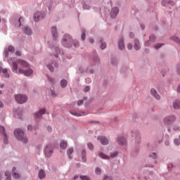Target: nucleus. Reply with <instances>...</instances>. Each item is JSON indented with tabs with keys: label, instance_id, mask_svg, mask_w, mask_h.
I'll use <instances>...</instances> for the list:
<instances>
[{
	"label": "nucleus",
	"instance_id": "obj_20",
	"mask_svg": "<svg viewBox=\"0 0 180 180\" xmlns=\"http://www.w3.org/2000/svg\"><path fill=\"white\" fill-rule=\"evenodd\" d=\"M150 94L152 96H153V98H155V99H157V101H160V99H161V96L158 94V92L157 90H155V89H150Z\"/></svg>",
	"mask_w": 180,
	"mask_h": 180
},
{
	"label": "nucleus",
	"instance_id": "obj_14",
	"mask_svg": "<svg viewBox=\"0 0 180 180\" xmlns=\"http://www.w3.org/2000/svg\"><path fill=\"white\" fill-rule=\"evenodd\" d=\"M49 48L50 49H54L55 57H56V58H58L59 54H64V52L63 51H61L58 46H55L54 47V45L50 44Z\"/></svg>",
	"mask_w": 180,
	"mask_h": 180
},
{
	"label": "nucleus",
	"instance_id": "obj_46",
	"mask_svg": "<svg viewBox=\"0 0 180 180\" xmlns=\"http://www.w3.org/2000/svg\"><path fill=\"white\" fill-rule=\"evenodd\" d=\"M79 178L81 180H91L88 176L86 175H80Z\"/></svg>",
	"mask_w": 180,
	"mask_h": 180
},
{
	"label": "nucleus",
	"instance_id": "obj_54",
	"mask_svg": "<svg viewBox=\"0 0 180 180\" xmlns=\"http://www.w3.org/2000/svg\"><path fill=\"white\" fill-rule=\"evenodd\" d=\"M173 130H174V131H180V127L178 126H174Z\"/></svg>",
	"mask_w": 180,
	"mask_h": 180
},
{
	"label": "nucleus",
	"instance_id": "obj_33",
	"mask_svg": "<svg viewBox=\"0 0 180 180\" xmlns=\"http://www.w3.org/2000/svg\"><path fill=\"white\" fill-rule=\"evenodd\" d=\"M171 40H172L173 41H174V43H176L177 44H179V46H180V38L176 37V36H173L170 37Z\"/></svg>",
	"mask_w": 180,
	"mask_h": 180
},
{
	"label": "nucleus",
	"instance_id": "obj_3",
	"mask_svg": "<svg viewBox=\"0 0 180 180\" xmlns=\"http://www.w3.org/2000/svg\"><path fill=\"white\" fill-rule=\"evenodd\" d=\"M14 136L18 141H22L24 144L27 143L29 139L27 136L25 134V131L21 129L17 128L14 130Z\"/></svg>",
	"mask_w": 180,
	"mask_h": 180
},
{
	"label": "nucleus",
	"instance_id": "obj_13",
	"mask_svg": "<svg viewBox=\"0 0 180 180\" xmlns=\"http://www.w3.org/2000/svg\"><path fill=\"white\" fill-rule=\"evenodd\" d=\"M131 137H135L136 143L140 144L141 143V134L139 131H132Z\"/></svg>",
	"mask_w": 180,
	"mask_h": 180
},
{
	"label": "nucleus",
	"instance_id": "obj_48",
	"mask_svg": "<svg viewBox=\"0 0 180 180\" xmlns=\"http://www.w3.org/2000/svg\"><path fill=\"white\" fill-rule=\"evenodd\" d=\"M0 133H1V134H6V132L5 131V127L0 126Z\"/></svg>",
	"mask_w": 180,
	"mask_h": 180
},
{
	"label": "nucleus",
	"instance_id": "obj_1",
	"mask_svg": "<svg viewBox=\"0 0 180 180\" xmlns=\"http://www.w3.org/2000/svg\"><path fill=\"white\" fill-rule=\"evenodd\" d=\"M8 64H11V70L15 74H23L25 77H30L33 74V69L28 68V70H23L22 68L18 69V63L13 58L8 59Z\"/></svg>",
	"mask_w": 180,
	"mask_h": 180
},
{
	"label": "nucleus",
	"instance_id": "obj_40",
	"mask_svg": "<svg viewBox=\"0 0 180 180\" xmlns=\"http://www.w3.org/2000/svg\"><path fill=\"white\" fill-rule=\"evenodd\" d=\"M1 72H2L4 78H9V73H8V69L7 68L3 69Z\"/></svg>",
	"mask_w": 180,
	"mask_h": 180
},
{
	"label": "nucleus",
	"instance_id": "obj_31",
	"mask_svg": "<svg viewBox=\"0 0 180 180\" xmlns=\"http://www.w3.org/2000/svg\"><path fill=\"white\" fill-rule=\"evenodd\" d=\"M77 72V74H84V72H88V69L84 68L82 66H79Z\"/></svg>",
	"mask_w": 180,
	"mask_h": 180
},
{
	"label": "nucleus",
	"instance_id": "obj_18",
	"mask_svg": "<svg viewBox=\"0 0 180 180\" xmlns=\"http://www.w3.org/2000/svg\"><path fill=\"white\" fill-rule=\"evenodd\" d=\"M70 113L72 115V116H76L77 117H80V116H86V112L84 111L77 112L75 110H70Z\"/></svg>",
	"mask_w": 180,
	"mask_h": 180
},
{
	"label": "nucleus",
	"instance_id": "obj_58",
	"mask_svg": "<svg viewBox=\"0 0 180 180\" xmlns=\"http://www.w3.org/2000/svg\"><path fill=\"white\" fill-rule=\"evenodd\" d=\"M84 92H89V91H91V87H89V86H86L85 88H84Z\"/></svg>",
	"mask_w": 180,
	"mask_h": 180
},
{
	"label": "nucleus",
	"instance_id": "obj_2",
	"mask_svg": "<svg viewBox=\"0 0 180 180\" xmlns=\"http://www.w3.org/2000/svg\"><path fill=\"white\" fill-rule=\"evenodd\" d=\"M61 44L63 47L66 49H71V47H75L77 49L79 47V41L77 39H73L72 36L70 34H65L61 39Z\"/></svg>",
	"mask_w": 180,
	"mask_h": 180
},
{
	"label": "nucleus",
	"instance_id": "obj_53",
	"mask_svg": "<svg viewBox=\"0 0 180 180\" xmlns=\"http://www.w3.org/2000/svg\"><path fill=\"white\" fill-rule=\"evenodd\" d=\"M46 77H47L49 82H51V84H54V79L53 78L50 77V76H49V75H46Z\"/></svg>",
	"mask_w": 180,
	"mask_h": 180
},
{
	"label": "nucleus",
	"instance_id": "obj_25",
	"mask_svg": "<svg viewBox=\"0 0 180 180\" xmlns=\"http://www.w3.org/2000/svg\"><path fill=\"white\" fill-rule=\"evenodd\" d=\"M14 117H17L18 119H20L22 117V110L18 109L13 111Z\"/></svg>",
	"mask_w": 180,
	"mask_h": 180
},
{
	"label": "nucleus",
	"instance_id": "obj_19",
	"mask_svg": "<svg viewBox=\"0 0 180 180\" xmlns=\"http://www.w3.org/2000/svg\"><path fill=\"white\" fill-rule=\"evenodd\" d=\"M8 51L12 53H15V47H13V46H8V49H6L4 50V56L6 58H8V57H9Z\"/></svg>",
	"mask_w": 180,
	"mask_h": 180
},
{
	"label": "nucleus",
	"instance_id": "obj_34",
	"mask_svg": "<svg viewBox=\"0 0 180 180\" xmlns=\"http://www.w3.org/2000/svg\"><path fill=\"white\" fill-rule=\"evenodd\" d=\"M86 30H85V29H82V34H81V40H82V41H85V39L86 37Z\"/></svg>",
	"mask_w": 180,
	"mask_h": 180
},
{
	"label": "nucleus",
	"instance_id": "obj_30",
	"mask_svg": "<svg viewBox=\"0 0 180 180\" xmlns=\"http://www.w3.org/2000/svg\"><path fill=\"white\" fill-rule=\"evenodd\" d=\"M93 61L95 63V64H99V63H101V59L99 57H98V55L95 51L94 52Z\"/></svg>",
	"mask_w": 180,
	"mask_h": 180
},
{
	"label": "nucleus",
	"instance_id": "obj_27",
	"mask_svg": "<svg viewBox=\"0 0 180 180\" xmlns=\"http://www.w3.org/2000/svg\"><path fill=\"white\" fill-rule=\"evenodd\" d=\"M134 49L135 50H136V51H139V50L141 49V46L140 45V41L137 39H134Z\"/></svg>",
	"mask_w": 180,
	"mask_h": 180
},
{
	"label": "nucleus",
	"instance_id": "obj_42",
	"mask_svg": "<svg viewBox=\"0 0 180 180\" xmlns=\"http://www.w3.org/2000/svg\"><path fill=\"white\" fill-rule=\"evenodd\" d=\"M111 64L113 65V67L117 66V59L116 58H111Z\"/></svg>",
	"mask_w": 180,
	"mask_h": 180
},
{
	"label": "nucleus",
	"instance_id": "obj_11",
	"mask_svg": "<svg viewBox=\"0 0 180 180\" xmlns=\"http://www.w3.org/2000/svg\"><path fill=\"white\" fill-rule=\"evenodd\" d=\"M46 18V13L40 11H37L34 14V22H39V20H41V19H44Z\"/></svg>",
	"mask_w": 180,
	"mask_h": 180
},
{
	"label": "nucleus",
	"instance_id": "obj_15",
	"mask_svg": "<svg viewBox=\"0 0 180 180\" xmlns=\"http://www.w3.org/2000/svg\"><path fill=\"white\" fill-rule=\"evenodd\" d=\"M97 140L100 141L102 146H108V144H109V139L106 136H98Z\"/></svg>",
	"mask_w": 180,
	"mask_h": 180
},
{
	"label": "nucleus",
	"instance_id": "obj_55",
	"mask_svg": "<svg viewBox=\"0 0 180 180\" xmlns=\"http://www.w3.org/2000/svg\"><path fill=\"white\" fill-rule=\"evenodd\" d=\"M174 144H175L176 146H179V144H180V141H179V139H175L174 141Z\"/></svg>",
	"mask_w": 180,
	"mask_h": 180
},
{
	"label": "nucleus",
	"instance_id": "obj_24",
	"mask_svg": "<svg viewBox=\"0 0 180 180\" xmlns=\"http://www.w3.org/2000/svg\"><path fill=\"white\" fill-rule=\"evenodd\" d=\"M156 40V38H155V36L154 34H151L150 37H149V40L148 41H146L145 42V45L146 46H150V44L151 43H154V41H155Z\"/></svg>",
	"mask_w": 180,
	"mask_h": 180
},
{
	"label": "nucleus",
	"instance_id": "obj_61",
	"mask_svg": "<svg viewBox=\"0 0 180 180\" xmlns=\"http://www.w3.org/2000/svg\"><path fill=\"white\" fill-rule=\"evenodd\" d=\"M103 180H112V177L108 176H105L103 177Z\"/></svg>",
	"mask_w": 180,
	"mask_h": 180
},
{
	"label": "nucleus",
	"instance_id": "obj_44",
	"mask_svg": "<svg viewBox=\"0 0 180 180\" xmlns=\"http://www.w3.org/2000/svg\"><path fill=\"white\" fill-rule=\"evenodd\" d=\"M27 130H29V131H33V130L36 131L37 130V127L36 126H32V125H28L27 126Z\"/></svg>",
	"mask_w": 180,
	"mask_h": 180
},
{
	"label": "nucleus",
	"instance_id": "obj_16",
	"mask_svg": "<svg viewBox=\"0 0 180 180\" xmlns=\"http://www.w3.org/2000/svg\"><path fill=\"white\" fill-rule=\"evenodd\" d=\"M51 34L53 40H57L58 39V32L57 31V27L53 26L51 28Z\"/></svg>",
	"mask_w": 180,
	"mask_h": 180
},
{
	"label": "nucleus",
	"instance_id": "obj_29",
	"mask_svg": "<svg viewBox=\"0 0 180 180\" xmlns=\"http://www.w3.org/2000/svg\"><path fill=\"white\" fill-rule=\"evenodd\" d=\"M38 176L39 179H44V178H46V172L43 169H40L38 172Z\"/></svg>",
	"mask_w": 180,
	"mask_h": 180
},
{
	"label": "nucleus",
	"instance_id": "obj_22",
	"mask_svg": "<svg viewBox=\"0 0 180 180\" xmlns=\"http://www.w3.org/2000/svg\"><path fill=\"white\" fill-rule=\"evenodd\" d=\"M46 113V109L43 108L34 113L35 119H40Z\"/></svg>",
	"mask_w": 180,
	"mask_h": 180
},
{
	"label": "nucleus",
	"instance_id": "obj_47",
	"mask_svg": "<svg viewBox=\"0 0 180 180\" xmlns=\"http://www.w3.org/2000/svg\"><path fill=\"white\" fill-rule=\"evenodd\" d=\"M4 144H8V135L6 134H4Z\"/></svg>",
	"mask_w": 180,
	"mask_h": 180
},
{
	"label": "nucleus",
	"instance_id": "obj_43",
	"mask_svg": "<svg viewBox=\"0 0 180 180\" xmlns=\"http://www.w3.org/2000/svg\"><path fill=\"white\" fill-rule=\"evenodd\" d=\"M5 176H6V180H12V176H11V172H5Z\"/></svg>",
	"mask_w": 180,
	"mask_h": 180
},
{
	"label": "nucleus",
	"instance_id": "obj_9",
	"mask_svg": "<svg viewBox=\"0 0 180 180\" xmlns=\"http://www.w3.org/2000/svg\"><path fill=\"white\" fill-rule=\"evenodd\" d=\"M54 150V148L51 145H47L44 150V153L45 154V156L47 157L48 158H50L51 155H53V153Z\"/></svg>",
	"mask_w": 180,
	"mask_h": 180
},
{
	"label": "nucleus",
	"instance_id": "obj_21",
	"mask_svg": "<svg viewBox=\"0 0 180 180\" xmlns=\"http://www.w3.org/2000/svg\"><path fill=\"white\" fill-rule=\"evenodd\" d=\"M119 15V7H114L111 9L110 11V16L111 18H116Z\"/></svg>",
	"mask_w": 180,
	"mask_h": 180
},
{
	"label": "nucleus",
	"instance_id": "obj_5",
	"mask_svg": "<svg viewBox=\"0 0 180 180\" xmlns=\"http://www.w3.org/2000/svg\"><path fill=\"white\" fill-rule=\"evenodd\" d=\"M17 103L23 104L27 102V96L23 94H17L15 96Z\"/></svg>",
	"mask_w": 180,
	"mask_h": 180
},
{
	"label": "nucleus",
	"instance_id": "obj_10",
	"mask_svg": "<svg viewBox=\"0 0 180 180\" xmlns=\"http://www.w3.org/2000/svg\"><path fill=\"white\" fill-rule=\"evenodd\" d=\"M13 58V60H15V62L16 63V64L18 63L20 65H21V67H23V68H30V65H29V63L23 59L18 60V59H15V58Z\"/></svg>",
	"mask_w": 180,
	"mask_h": 180
},
{
	"label": "nucleus",
	"instance_id": "obj_39",
	"mask_svg": "<svg viewBox=\"0 0 180 180\" xmlns=\"http://www.w3.org/2000/svg\"><path fill=\"white\" fill-rule=\"evenodd\" d=\"M68 143L65 141H61L60 142V148L62 150H65L67 148Z\"/></svg>",
	"mask_w": 180,
	"mask_h": 180
},
{
	"label": "nucleus",
	"instance_id": "obj_49",
	"mask_svg": "<svg viewBox=\"0 0 180 180\" xmlns=\"http://www.w3.org/2000/svg\"><path fill=\"white\" fill-rule=\"evenodd\" d=\"M50 4H51V5H49L48 7L49 11H51L52 9V8L53 6V4H54V0H51Z\"/></svg>",
	"mask_w": 180,
	"mask_h": 180
},
{
	"label": "nucleus",
	"instance_id": "obj_12",
	"mask_svg": "<svg viewBox=\"0 0 180 180\" xmlns=\"http://www.w3.org/2000/svg\"><path fill=\"white\" fill-rule=\"evenodd\" d=\"M46 67L51 72H54V68H58V63L57 62L54 61V60H51L48 64H46Z\"/></svg>",
	"mask_w": 180,
	"mask_h": 180
},
{
	"label": "nucleus",
	"instance_id": "obj_7",
	"mask_svg": "<svg viewBox=\"0 0 180 180\" xmlns=\"http://www.w3.org/2000/svg\"><path fill=\"white\" fill-rule=\"evenodd\" d=\"M176 121V117L175 115H169L163 119V123L167 126H171L172 123Z\"/></svg>",
	"mask_w": 180,
	"mask_h": 180
},
{
	"label": "nucleus",
	"instance_id": "obj_57",
	"mask_svg": "<svg viewBox=\"0 0 180 180\" xmlns=\"http://www.w3.org/2000/svg\"><path fill=\"white\" fill-rule=\"evenodd\" d=\"M84 103V100H79L77 101V106H81V105H82Z\"/></svg>",
	"mask_w": 180,
	"mask_h": 180
},
{
	"label": "nucleus",
	"instance_id": "obj_41",
	"mask_svg": "<svg viewBox=\"0 0 180 180\" xmlns=\"http://www.w3.org/2000/svg\"><path fill=\"white\" fill-rule=\"evenodd\" d=\"M1 72H2L4 78H9V73H8V69L7 68L3 69Z\"/></svg>",
	"mask_w": 180,
	"mask_h": 180
},
{
	"label": "nucleus",
	"instance_id": "obj_50",
	"mask_svg": "<svg viewBox=\"0 0 180 180\" xmlns=\"http://www.w3.org/2000/svg\"><path fill=\"white\" fill-rule=\"evenodd\" d=\"M87 147L91 151H92V150H94V144H92V143H87Z\"/></svg>",
	"mask_w": 180,
	"mask_h": 180
},
{
	"label": "nucleus",
	"instance_id": "obj_8",
	"mask_svg": "<svg viewBox=\"0 0 180 180\" xmlns=\"http://www.w3.org/2000/svg\"><path fill=\"white\" fill-rule=\"evenodd\" d=\"M116 141L117 144L121 147H124V148L125 147H127V140H126V138L124 136L122 135L118 136L116 138Z\"/></svg>",
	"mask_w": 180,
	"mask_h": 180
},
{
	"label": "nucleus",
	"instance_id": "obj_35",
	"mask_svg": "<svg viewBox=\"0 0 180 180\" xmlns=\"http://www.w3.org/2000/svg\"><path fill=\"white\" fill-rule=\"evenodd\" d=\"M82 5L83 7V9H85L86 11H89L91 9V5L85 3V1H82Z\"/></svg>",
	"mask_w": 180,
	"mask_h": 180
},
{
	"label": "nucleus",
	"instance_id": "obj_6",
	"mask_svg": "<svg viewBox=\"0 0 180 180\" xmlns=\"http://www.w3.org/2000/svg\"><path fill=\"white\" fill-rule=\"evenodd\" d=\"M101 158L103 160H110V158H116L117 155H119V151H115L110 154V156L108 155H105L103 153H100L99 154Z\"/></svg>",
	"mask_w": 180,
	"mask_h": 180
},
{
	"label": "nucleus",
	"instance_id": "obj_60",
	"mask_svg": "<svg viewBox=\"0 0 180 180\" xmlns=\"http://www.w3.org/2000/svg\"><path fill=\"white\" fill-rule=\"evenodd\" d=\"M126 71H127V67H122V70H121V72H126Z\"/></svg>",
	"mask_w": 180,
	"mask_h": 180
},
{
	"label": "nucleus",
	"instance_id": "obj_62",
	"mask_svg": "<svg viewBox=\"0 0 180 180\" xmlns=\"http://www.w3.org/2000/svg\"><path fill=\"white\" fill-rule=\"evenodd\" d=\"M127 49H128V50H131V49H133V44H127Z\"/></svg>",
	"mask_w": 180,
	"mask_h": 180
},
{
	"label": "nucleus",
	"instance_id": "obj_26",
	"mask_svg": "<svg viewBox=\"0 0 180 180\" xmlns=\"http://www.w3.org/2000/svg\"><path fill=\"white\" fill-rule=\"evenodd\" d=\"M12 175H13V177H14L15 179L20 178V174L16 172V167H13L12 169Z\"/></svg>",
	"mask_w": 180,
	"mask_h": 180
},
{
	"label": "nucleus",
	"instance_id": "obj_28",
	"mask_svg": "<svg viewBox=\"0 0 180 180\" xmlns=\"http://www.w3.org/2000/svg\"><path fill=\"white\" fill-rule=\"evenodd\" d=\"M173 108L174 109H175L176 110H178L180 109V100H175L173 102Z\"/></svg>",
	"mask_w": 180,
	"mask_h": 180
},
{
	"label": "nucleus",
	"instance_id": "obj_4",
	"mask_svg": "<svg viewBox=\"0 0 180 180\" xmlns=\"http://www.w3.org/2000/svg\"><path fill=\"white\" fill-rule=\"evenodd\" d=\"M157 153H150L149 154V158L148 159V163L146 167L154 168V164H157Z\"/></svg>",
	"mask_w": 180,
	"mask_h": 180
},
{
	"label": "nucleus",
	"instance_id": "obj_63",
	"mask_svg": "<svg viewBox=\"0 0 180 180\" xmlns=\"http://www.w3.org/2000/svg\"><path fill=\"white\" fill-rule=\"evenodd\" d=\"M176 71H177V74H178L179 75H180V65H179V66L177 67Z\"/></svg>",
	"mask_w": 180,
	"mask_h": 180
},
{
	"label": "nucleus",
	"instance_id": "obj_17",
	"mask_svg": "<svg viewBox=\"0 0 180 180\" xmlns=\"http://www.w3.org/2000/svg\"><path fill=\"white\" fill-rule=\"evenodd\" d=\"M125 46H124V38L122 36L120 37L119 40H118V49L119 50H124L125 49Z\"/></svg>",
	"mask_w": 180,
	"mask_h": 180
},
{
	"label": "nucleus",
	"instance_id": "obj_51",
	"mask_svg": "<svg viewBox=\"0 0 180 180\" xmlns=\"http://www.w3.org/2000/svg\"><path fill=\"white\" fill-rule=\"evenodd\" d=\"M162 44H157L156 45L154 46V48L156 50H158V49H161V47H162Z\"/></svg>",
	"mask_w": 180,
	"mask_h": 180
},
{
	"label": "nucleus",
	"instance_id": "obj_64",
	"mask_svg": "<svg viewBox=\"0 0 180 180\" xmlns=\"http://www.w3.org/2000/svg\"><path fill=\"white\" fill-rule=\"evenodd\" d=\"M165 146H169V141L168 140H166V141H165Z\"/></svg>",
	"mask_w": 180,
	"mask_h": 180
},
{
	"label": "nucleus",
	"instance_id": "obj_37",
	"mask_svg": "<svg viewBox=\"0 0 180 180\" xmlns=\"http://www.w3.org/2000/svg\"><path fill=\"white\" fill-rule=\"evenodd\" d=\"M100 49H101V50H105V49H106V42H104L103 39H100Z\"/></svg>",
	"mask_w": 180,
	"mask_h": 180
},
{
	"label": "nucleus",
	"instance_id": "obj_36",
	"mask_svg": "<svg viewBox=\"0 0 180 180\" xmlns=\"http://www.w3.org/2000/svg\"><path fill=\"white\" fill-rule=\"evenodd\" d=\"M68 85V82L65 79H63L60 81V86L61 88H65Z\"/></svg>",
	"mask_w": 180,
	"mask_h": 180
},
{
	"label": "nucleus",
	"instance_id": "obj_32",
	"mask_svg": "<svg viewBox=\"0 0 180 180\" xmlns=\"http://www.w3.org/2000/svg\"><path fill=\"white\" fill-rule=\"evenodd\" d=\"M74 153V148H70L67 150V155L70 160H72V153Z\"/></svg>",
	"mask_w": 180,
	"mask_h": 180
},
{
	"label": "nucleus",
	"instance_id": "obj_45",
	"mask_svg": "<svg viewBox=\"0 0 180 180\" xmlns=\"http://www.w3.org/2000/svg\"><path fill=\"white\" fill-rule=\"evenodd\" d=\"M95 174H96V175H101V174H102V169L101 167H96Z\"/></svg>",
	"mask_w": 180,
	"mask_h": 180
},
{
	"label": "nucleus",
	"instance_id": "obj_38",
	"mask_svg": "<svg viewBox=\"0 0 180 180\" xmlns=\"http://www.w3.org/2000/svg\"><path fill=\"white\" fill-rule=\"evenodd\" d=\"M82 158L83 162H85L86 161V150H82Z\"/></svg>",
	"mask_w": 180,
	"mask_h": 180
},
{
	"label": "nucleus",
	"instance_id": "obj_23",
	"mask_svg": "<svg viewBox=\"0 0 180 180\" xmlns=\"http://www.w3.org/2000/svg\"><path fill=\"white\" fill-rule=\"evenodd\" d=\"M22 32L27 36H32V34H33V31H32V29L27 26L22 28Z\"/></svg>",
	"mask_w": 180,
	"mask_h": 180
},
{
	"label": "nucleus",
	"instance_id": "obj_52",
	"mask_svg": "<svg viewBox=\"0 0 180 180\" xmlns=\"http://www.w3.org/2000/svg\"><path fill=\"white\" fill-rule=\"evenodd\" d=\"M167 5H171V6H174L175 5V2H174L172 0H167Z\"/></svg>",
	"mask_w": 180,
	"mask_h": 180
},
{
	"label": "nucleus",
	"instance_id": "obj_56",
	"mask_svg": "<svg viewBox=\"0 0 180 180\" xmlns=\"http://www.w3.org/2000/svg\"><path fill=\"white\" fill-rule=\"evenodd\" d=\"M46 130L47 131H49V133H51L53 131V128L51 127V126H48L46 127Z\"/></svg>",
	"mask_w": 180,
	"mask_h": 180
},
{
	"label": "nucleus",
	"instance_id": "obj_59",
	"mask_svg": "<svg viewBox=\"0 0 180 180\" xmlns=\"http://www.w3.org/2000/svg\"><path fill=\"white\" fill-rule=\"evenodd\" d=\"M162 6H167V5H168V2L167 1V0H163L162 1Z\"/></svg>",
	"mask_w": 180,
	"mask_h": 180
}]
</instances>
